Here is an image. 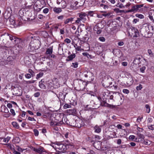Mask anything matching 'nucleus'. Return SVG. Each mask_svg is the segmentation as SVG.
<instances>
[{
  "label": "nucleus",
  "mask_w": 154,
  "mask_h": 154,
  "mask_svg": "<svg viewBox=\"0 0 154 154\" xmlns=\"http://www.w3.org/2000/svg\"><path fill=\"white\" fill-rule=\"evenodd\" d=\"M51 146L57 151H60V153L64 152V151L67 149L66 146L60 142H57L56 143L51 144Z\"/></svg>",
  "instance_id": "nucleus-1"
},
{
  "label": "nucleus",
  "mask_w": 154,
  "mask_h": 154,
  "mask_svg": "<svg viewBox=\"0 0 154 154\" xmlns=\"http://www.w3.org/2000/svg\"><path fill=\"white\" fill-rule=\"evenodd\" d=\"M40 42L38 39H34L32 40L29 44V47L32 51L37 49L39 48Z\"/></svg>",
  "instance_id": "nucleus-2"
},
{
  "label": "nucleus",
  "mask_w": 154,
  "mask_h": 154,
  "mask_svg": "<svg viewBox=\"0 0 154 154\" xmlns=\"http://www.w3.org/2000/svg\"><path fill=\"white\" fill-rule=\"evenodd\" d=\"M128 35L134 37H137L139 35L138 30L134 27L131 26L128 30Z\"/></svg>",
  "instance_id": "nucleus-3"
},
{
  "label": "nucleus",
  "mask_w": 154,
  "mask_h": 154,
  "mask_svg": "<svg viewBox=\"0 0 154 154\" xmlns=\"http://www.w3.org/2000/svg\"><path fill=\"white\" fill-rule=\"evenodd\" d=\"M112 97H114L113 100L118 103L121 104L123 102V97L122 95L118 92L114 93L113 94Z\"/></svg>",
  "instance_id": "nucleus-4"
},
{
  "label": "nucleus",
  "mask_w": 154,
  "mask_h": 154,
  "mask_svg": "<svg viewBox=\"0 0 154 154\" xmlns=\"http://www.w3.org/2000/svg\"><path fill=\"white\" fill-rule=\"evenodd\" d=\"M78 14L79 15V17H78L77 20H75V23L77 24H79L81 21H84L86 20V17L87 16L86 14L83 12H81L78 13Z\"/></svg>",
  "instance_id": "nucleus-5"
},
{
  "label": "nucleus",
  "mask_w": 154,
  "mask_h": 154,
  "mask_svg": "<svg viewBox=\"0 0 154 154\" xmlns=\"http://www.w3.org/2000/svg\"><path fill=\"white\" fill-rule=\"evenodd\" d=\"M82 75L83 77L87 78L88 82H91L94 79V75L90 72L85 71L82 73Z\"/></svg>",
  "instance_id": "nucleus-6"
},
{
  "label": "nucleus",
  "mask_w": 154,
  "mask_h": 154,
  "mask_svg": "<svg viewBox=\"0 0 154 154\" xmlns=\"http://www.w3.org/2000/svg\"><path fill=\"white\" fill-rule=\"evenodd\" d=\"M75 124L74 125H72V126H75L78 128H80L85 125L84 121L80 119L76 120L75 121Z\"/></svg>",
  "instance_id": "nucleus-7"
},
{
  "label": "nucleus",
  "mask_w": 154,
  "mask_h": 154,
  "mask_svg": "<svg viewBox=\"0 0 154 154\" xmlns=\"http://www.w3.org/2000/svg\"><path fill=\"white\" fill-rule=\"evenodd\" d=\"M143 4L135 5L132 6H131V10L132 11V12H136L138 11L139 9L143 7Z\"/></svg>",
  "instance_id": "nucleus-8"
},
{
  "label": "nucleus",
  "mask_w": 154,
  "mask_h": 154,
  "mask_svg": "<svg viewBox=\"0 0 154 154\" xmlns=\"http://www.w3.org/2000/svg\"><path fill=\"white\" fill-rule=\"evenodd\" d=\"M144 28L147 33H148L149 32H150L151 33H153L154 30L153 27L151 25L145 26Z\"/></svg>",
  "instance_id": "nucleus-9"
},
{
  "label": "nucleus",
  "mask_w": 154,
  "mask_h": 154,
  "mask_svg": "<svg viewBox=\"0 0 154 154\" xmlns=\"http://www.w3.org/2000/svg\"><path fill=\"white\" fill-rule=\"evenodd\" d=\"M112 84V82H110V80L109 79H107L103 81V86L105 87H108L111 85Z\"/></svg>",
  "instance_id": "nucleus-10"
},
{
  "label": "nucleus",
  "mask_w": 154,
  "mask_h": 154,
  "mask_svg": "<svg viewBox=\"0 0 154 154\" xmlns=\"http://www.w3.org/2000/svg\"><path fill=\"white\" fill-rule=\"evenodd\" d=\"M134 82L132 76L129 74H128V77L127 80V83L129 85H131Z\"/></svg>",
  "instance_id": "nucleus-11"
},
{
  "label": "nucleus",
  "mask_w": 154,
  "mask_h": 154,
  "mask_svg": "<svg viewBox=\"0 0 154 154\" xmlns=\"http://www.w3.org/2000/svg\"><path fill=\"white\" fill-rule=\"evenodd\" d=\"M138 137V138L139 142L143 143V141L144 140V136L141 134H137Z\"/></svg>",
  "instance_id": "nucleus-12"
},
{
  "label": "nucleus",
  "mask_w": 154,
  "mask_h": 154,
  "mask_svg": "<svg viewBox=\"0 0 154 154\" xmlns=\"http://www.w3.org/2000/svg\"><path fill=\"white\" fill-rule=\"evenodd\" d=\"M45 84L44 80L42 79L39 82V86L41 88L45 89L46 88V86Z\"/></svg>",
  "instance_id": "nucleus-13"
},
{
  "label": "nucleus",
  "mask_w": 154,
  "mask_h": 154,
  "mask_svg": "<svg viewBox=\"0 0 154 154\" xmlns=\"http://www.w3.org/2000/svg\"><path fill=\"white\" fill-rule=\"evenodd\" d=\"M34 151L40 154H42L44 151V149L42 147H40L38 148H34Z\"/></svg>",
  "instance_id": "nucleus-14"
},
{
  "label": "nucleus",
  "mask_w": 154,
  "mask_h": 154,
  "mask_svg": "<svg viewBox=\"0 0 154 154\" xmlns=\"http://www.w3.org/2000/svg\"><path fill=\"white\" fill-rule=\"evenodd\" d=\"M75 57V54H73L69 56L66 59V61H69L72 60Z\"/></svg>",
  "instance_id": "nucleus-15"
},
{
  "label": "nucleus",
  "mask_w": 154,
  "mask_h": 154,
  "mask_svg": "<svg viewBox=\"0 0 154 154\" xmlns=\"http://www.w3.org/2000/svg\"><path fill=\"white\" fill-rule=\"evenodd\" d=\"M1 111L6 113L9 112L8 110L5 105H2L1 107Z\"/></svg>",
  "instance_id": "nucleus-16"
},
{
  "label": "nucleus",
  "mask_w": 154,
  "mask_h": 154,
  "mask_svg": "<svg viewBox=\"0 0 154 154\" xmlns=\"http://www.w3.org/2000/svg\"><path fill=\"white\" fill-rule=\"evenodd\" d=\"M94 129L95 132L96 133H100L101 131V128L100 126H97V125H96L94 127Z\"/></svg>",
  "instance_id": "nucleus-17"
},
{
  "label": "nucleus",
  "mask_w": 154,
  "mask_h": 154,
  "mask_svg": "<svg viewBox=\"0 0 154 154\" xmlns=\"http://www.w3.org/2000/svg\"><path fill=\"white\" fill-rule=\"evenodd\" d=\"M65 141L66 142L65 145L66 146L67 148H68L67 149L69 148V146H73V144L72 142H70L68 140H66Z\"/></svg>",
  "instance_id": "nucleus-18"
},
{
  "label": "nucleus",
  "mask_w": 154,
  "mask_h": 154,
  "mask_svg": "<svg viewBox=\"0 0 154 154\" xmlns=\"http://www.w3.org/2000/svg\"><path fill=\"white\" fill-rule=\"evenodd\" d=\"M63 123L62 121H60L59 123H57L55 122L52 121L50 122V125L51 126L60 125Z\"/></svg>",
  "instance_id": "nucleus-19"
},
{
  "label": "nucleus",
  "mask_w": 154,
  "mask_h": 154,
  "mask_svg": "<svg viewBox=\"0 0 154 154\" xmlns=\"http://www.w3.org/2000/svg\"><path fill=\"white\" fill-rule=\"evenodd\" d=\"M66 94H63L62 93L60 92L59 94L58 98L62 100H64L66 97Z\"/></svg>",
  "instance_id": "nucleus-20"
},
{
  "label": "nucleus",
  "mask_w": 154,
  "mask_h": 154,
  "mask_svg": "<svg viewBox=\"0 0 154 154\" xmlns=\"http://www.w3.org/2000/svg\"><path fill=\"white\" fill-rule=\"evenodd\" d=\"M141 58L140 57H136L134 60V63H135V64L139 65L141 63V62L140 61V60L141 59Z\"/></svg>",
  "instance_id": "nucleus-21"
},
{
  "label": "nucleus",
  "mask_w": 154,
  "mask_h": 154,
  "mask_svg": "<svg viewBox=\"0 0 154 154\" xmlns=\"http://www.w3.org/2000/svg\"><path fill=\"white\" fill-rule=\"evenodd\" d=\"M53 52V48L52 47H50L48 48L46 52V54H51Z\"/></svg>",
  "instance_id": "nucleus-22"
},
{
  "label": "nucleus",
  "mask_w": 154,
  "mask_h": 154,
  "mask_svg": "<svg viewBox=\"0 0 154 154\" xmlns=\"http://www.w3.org/2000/svg\"><path fill=\"white\" fill-rule=\"evenodd\" d=\"M62 10L60 8L54 7L53 8V11L57 13H59L62 11Z\"/></svg>",
  "instance_id": "nucleus-23"
},
{
  "label": "nucleus",
  "mask_w": 154,
  "mask_h": 154,
  "mask_svg": "<svg viewBox=\"0 0 154 154\" xmlns=\"http://www.w3.org/2000/svg\"><path fill=\"white\" fill-rule=\"evenodd\" d=\"M73 45L76 51H82V49L81 48V47L78 45L77 44H75Z\"/></svg>",
  "instance_id": "nucleus-24"
},
{
  "label": "nucleus",
  "mask_w": 154,
  "mask_h": 154,
  "mask_svg": "<svg viewBox=\"0 0 154 154\" xmlns=\"http://www.w3.org/2000/svg\"><path fill=\"white\" fill-rule=\"evenodd\" d=\"M97 53L100 54L101 53L102 49L101 46H97L96 47Z\"/></svg>",
  "instance_id": "nucleus-25"
},
{
  "label": "nucleus",
  "mask_w": 154,
  "mask_h": 154,
  "mask_svg": "<svg viewBox=\"0 0 154 154\" xmlns=\"http://www.w3.org/2000/svg\"><path fill=\"white\" fill-rule=\"evenodd\" d=\"M73 17H71L69 18H68L65 20L64 23L65 24H66L70 22H71L73 20Z\"/></svg>",
  "instance_id": "nucleus-26"
},
{
  "label": "nucleus",
  "mask_w": 154,
  "mask_h": 154,
  "mask_svg": "<svg viewBox=\"0 0 154 154\" xmlns=\"http://www.w3.org/2000/svg\"><path fill=\"white\" fill-rule=\"evenodd\" d=\"M142 143L146 145L149 146L151 144V141L149 140H144L143 141V143Z\"/></svg>",
  "instance_id": "nucleus-27"
},
{
  "label": "nucleus",
  "mask_w": 154,
  "mask_h": 154,
  "mask_svg": "<svg viewBox=\"0 0 154 154\" xmlns=\"http://www.w3.org/2000/svg\"><path fill=\"white\" fill-rule=\"evenodd\" d=\"M114 11L116 12L117 13H124L125 12L124 10H120L118 8H116L114 10Z\"/></svg>",
  "instance_id": "nucleus-28"
},
{
  "label": "nucleus",
  "mask_w": 154,
  "mask_h": 154,
  "mask_svg": "<svg viewBox=\"0 0 154 154\" xmlns=\"http://www.w3.org/2000/svg\"><path fill=\"white\" fill-rule=\"evenodd\" d=\"M0 139H1V140H3V141L5 143H8L9 140H10V137H8L6 138H4V139H3V138H0Z\"/></svg>",
  "instance_id": "nucleus-29"
},
{
  "label": "nucleus",
  "mask_w": 154,
  "mask_h": 154,
  "mask_svg": "<svg viewBox=\"0 0 154 154\" xmlns=\"http://www.w3.org/2000/svg\"><path fill=\"white\" fill-rule=\"evenodd\" d=\"M61 8L64 9L66 7V3L64 1H63L61 3Z\"/></svg>",
  "instance_id": "nucleus-30"
},
{
  "label": "nucleus",
  "mask_w": 154,
  "mask_h": 154,
  "mask_svg": "<svg viewBox=\"0 0 154 154\" xmlns=\"http://www.w3.org/2000/svg\"><path fill=\"white\" fill-rule=\"evenodd\" d=\"M12 124L14 127H15L17 128H19V126L18 124L16 122H12Z\"/></svg>",
  "instance_id": "nucleus-31"
},
{
  "label": "nucleus",
  "mask_w": 154,
  "mask_h": 154,
  "mask_svg": "<svg viewBox=\"0 0 154 154\" xmlns=\"http://www.w3.org/2000/svg\"><path fill=\"white\" fill-rule=\"evenodd\" d=\"M145 107L146 109V112L147 113H149L150 111V106L148 104L145 105Z\"/></svg>",
  "instance_id": "nucleus-32"
},
{
  "label": "nucleus",
  "mask_w": 154,
  "mask_h": 154,
  "mask_svg": "<svg viewBox=\"0 0 154 154\" xmlns=\"http://www.w3.org/2000/svg\"><path fill=\"white\" fill-rule=\"evenodd\" d=\"M43 75V72H40L37 75L36 77V79H38L42 77Z\"/></svg>",
  "instance_id": "nucleus-33"
},
{
  "label": "nucleus",
  "mask_w": 154,
  "mask_h": 154,
  "mask_svg": "<svg viewBox=\"0 0 154 154\" xmlns=\"http://www.w3.org/2000/svg\"><path fill=\"white\" fill-rule=\"evenodd\" d=\"M97 144H99L100 146L101 144V143L100 141H96L93 144L94 146L96 148Z\"/></svg>",
  "instance_id": "nucleus-34"
},
{
  "label": "nucleus",
  "mask_w": 154,
  "mask_h": 154,
  "mask_svg": "<svg viewBox=\"0 0 154 154\" xmlns=\"http://www.w3.org/2000/svg\"><path fill=\"white\" fill-rule=\"evenodd\" d=\"M116 6L121 8L125 7V6H123L122 4V3L120 4L119 3H118L116 5Z\"/></svg>",
  "instance_id": "nucleus-35"
},
{
  "label": "nucleus",
  "mask_w": 154,
  "mask_h": 154,
  "mask_svg": "<svg viewBox=\"0 0 154 154\" xmlns=\"http://www.w3.org/2000/svg\"><path fill=\"white\" fill-rule=\"evenodd\" d=\"M136 16L140 19H143L144 18V16L142 14H137L135 15Z\"/></svg>",
  "instance_id": "nucleus-36"
},
{
  "label": "nucleus",
  "mask_w": 154,
  "mask_h": 154,
  "mask_svg": "<svg viewBox=\"0 0 154 154\" xmlns=\"http://www.w3.org/2000/svg\"><path fill=\"white\" fill-rule=\"evenodd\" d=\"M148 52L150 57H153L154 56L153 53H152V52L150 49H148Z\"/></svg>",
  "instance_id": "nucleus-37"
},
{
  "label": "nucleus",
  "mask_w": 154,
  "mask_h": 154,
  "mask_svg": "<svg viewBox=\"0 0 154 154\" xmlns=\"http://www.w3.org/2000/svg\"><path fill=\"white\" fill-rule=\"evenodd\" d=\"M78 63L77 62L72 63V67L74 68H76L78 67Z\"/></svg>",
  "instance_id": "nucleus-38"
},
{
  "label": "nucleus",
  "mask_w": 154,
  "mask_h": 154,
  "mask_svg": "<svg viewBox=\"0 0 154 154\" xmlns=\"http://www.w3.org/2000/svg\"><path fill=\"white\" fill-rule=\"evenodd\" d=\"M148 128L151 130H154V125H148Z\"/></svg>",
  "instance_id": "nucleus-39"
},
{
  "label": "nucleus",
  "mask_w": 154,
  "mask_h": 154,
  "mask_svg": "<svg viewBox=\"0 0 154 154\" xmlns=\"http://www.w3.org/2000/svg\"><path fill=\"white\" fill-rule=\"evenodd\" d=\"M34 135L35 136H37L38 135L39 132L38 130L36 129H34L33 130Z\"/></svg>",
  "instance_id": "nucleus-40"
},
{
  "label": "nucleus",
  "mask_w": 154,
  "mask_h": 154,
  "mask_svg": "<svg viewBox=\"0 0 154 154\" xmlns=\"http://www.w3.org/2000/svg\"><path fill=\"white\" fill-rule=\"evenodd\" d=\"M19 15L21 17H22L24 16V12L23 10H20L19 12Z\"/></svg>",
  "instance_id": "nucleus-41"
},
{
  "label": "nucleus",
  "mask_w": 154,
  "mask_h": 154,
  "mask_svg": "<svg viewBox=\"0 0 154 154\" xmlns=\"http://www.w3.org/2000/svg\"><path fill=\"white\" fill-rule=\"evenodd\" d=\"M142 88V86L141 84L139 85L138 86L136 87V89L138 91L141 90Z\"/></svg>",
  "instance_id": "nucleus-42"
},
{
  "label": "nucleus",
  "mask_w": 154,
  "mask_h": 154,
  "mask_svg": "<svg viewBox=\"0 0 154 154\" xmlns=\"http://www.w3.org/2000/svg\"><path fill=\"white\" fill-rule=\"evenodd\" d=\"M135 136L134 135H130L129 137V139L133 141L135 138Z\"/></svg>",
  "instance_id": "nucleus-43"
},
{
  "label": "nucleus",
  "mask_w": 154,
  "mask_h": 154,
  "mask_svg": "<svg viewBox=\"0 0 154 154\" xmlns=\"http://www.w3.org/2000/svg\"><path fill=\"white\" fill-rule=\"evenodd\" d=\"M110 14H111L110 13H104L102 14V16L105 17H109Z\"/></svg>",
  "instance_id": "nucleus-44"
},
{
  "label": "nucleus",
  "mask_w": 154,
  "mask_h": 154,
  "mask_svg": "<svg viewBox=\"0 0 154 154\" xmlns=\"http://www.w3.org/2000/svg\"><path fill=\"white\" fill-rule=\"evenodd\" d=\"M71 113L72 114V115L76 114L77 113L76 110L75 109H73L71 110Z\"/></svg>",
  "instance_id": "nucleus-45"
},
{
  "label": "nucleus",
  "mask_w": 154,
  "mask_h": 154,
  "mask_svg": "<svg viewBox=\"0 0 154 154\" xmlns=\"http://www.w3.org/2000/svg\"><path fill=\"white\" fill-rule=\"evenodd\" d=\"M10 111L13 116H14L16 114L14 109H11L10 110Z\"/></svg>",
  "instance_id": "nucleus-46"
},
{
  "label": "nucleus",
  "mask_w": 154,
  "mask_h": 154,
  "mask_svg": "<svg viewBox=\"0 0 154 154\" xmlns=\"http://www.w3.org/2000/svg\"><path fill=\"white\" fill-rule=\"evenodd\" d=\"M70 105H69L68 104H65L63 106V108L64 109H67L70 107Z\"/></svg>",
  "instance_id": "nucleus-47"
},
{
  "label": "nucleus",
  "mask_w": 154,
  "mask_h": 154,
  "mask_svg": "<svg viewBox=\"0 0 154 154\" xmlns=\"http://www.w3.org/2000/svg\"><path fill=\"white\" fill-rule=\"evenodd\" d=\"M49 11V9L47 8H45L43 10V12L45 14L47 13Z\"/></svg>",
  "instance_id": "nucleus-48"
},
{
  "label": "nucleus",
  "mask_w": 154,
  "mask_h": 154,
  "mask_svg": "<svg viewBox=\"0 0 154 154\" xmlns=\"http://www.w3.org/2000/svg\"><path fill=\"white\" fill-rule=\"evenodd\" d=\"M122 91L123 93L126 94H128L129 93V91L127 89H123Z\"/></svg>",
  "instance_id": "nucleus-49"
},
{
  "label": "nucleus",
  "mask_w": 154,
  "mask_h": 154,
  "mask_svg": "<svg viewBox=\"0 0 154 154\" xmlns=\"http://www.w3.org/2000/svg\"><path fill=\"white\" fill-rule=\"evenodd\" d=\"M146 68L144 66H143L140 69V71L142 73H143L144 72L145 70V69Z\"/></svg>",
  "instance_id": "nucleus-50"
},
{
  "label": "nucleus",
  "mask_w": 154,
  "mask_h": 154,
  "mask_svg": "<svg viewBox=\"0 0 154 154\" xmlns=\"http://www.w3.org/2000/svg\"><path fill=\"white\" fill-rule=\"evenodd\" d=\"M99 39L100 41L102 42H104L105 40V38L103 37H99Z\"/></svg>",
  "instance_id": "nucleus-51"
},
{
  "label": "nucleus",
  "mask_w": 154,
  "mask_h": 154,
  "mask_svg": "<svg viewBox=\"0 0 154 154\" xmlns=\"http://www.w3.org/2000/svg\"><path fill=\"white\" fill-rule=\"evenodd\" d=\"M25 150V149H22L19 146L17 147V150L19 152H23Z\"/></svg>",
  "instance_id": "nucleus-52"
},
{
  "label": "nucleus",
  "mask_w": 154,
  "mask_h": 154,
  "mask_svg": "<svg viewBox=\"0 0 154 154\" xmlns=\"http://www.w3.org/2000/svg\"><path fill=\"white\" fill-rule=\"evenodd\" d=\"M64 42L67 43H69L71 42V40L69 38H66L64 40Z\"/></svg>",
  "instance_id": "nucleus-53"
},
{
  "label": "nucleus",
  "mask_w": 154,
  "mask_h": 154,
  "mask_svg": "<svg viewBox=\"0 0 154 154\" xmlns=\"http://www.w3.org/2000/svg\"><path fill=\"white\" fill-rule=\"evenodd\" d=\"M15 140H16L17 141L16 142V143H19L20 141V139L19 137H16L14 139Z\"/></svg>",
  "instance_id": "nucleus-54"
},
{
  "label": "nucleus",
  "mask_w": 154,
  "mask_h": 154,
  "mask_svg": "<svg viewBox=\"0 0 154 154\" xmlns=\"http://www.w3.org/2000/svg\"><path fill=\"white\" fill-rule=\"evenodd\" d=\"M25 77L27 79H29L31 78V75L29 74H27L25 75Z\"/></svg>",
  "instance_id": "nucleus-55"
},
{
  "label": "nucleus",
  "mask_w": 154,
  "mask_h": 154,
  "mask_svg": "<svg viewBox=\"0 0 154 154\" xmlns=\"http://www.w3.org/2000/svg\"><path fill=\"white\" fill-rule=\"evenodd\" d=\"M40 95V93L39 92H37L34 94V96L35 97H38Z\"/></svg>",
  "instance_id": "nucleus-56"
},
{
  "label": "nucleus",
  "mask_w": 154,
  "mask_h": 154,
  "mask_svg": "<svg viewBox=\"0 0 154 154\" xmlns=\"http://www.w3.org/2000/svg\"><path fill=\"white\" fill-rule=\"evenodd\" d=\"M153 119L152 118H149L147 119V121L148 123H151Z\"/></svg>",
  "instance_id": "nucleus-57"
},
{
  "label": "nucleus",
  "mask_w": 154,
  "mask_h": 154,
  "mask_svg": "<svg viewBox=\"0 0 154 154\" xmlns=\"http://www.w3.org/2000/svg\"><path fill=\"white\" fill-rule=\"evenodd\" d=\"M143 117H138V118H137V122H141V120L142 119H143Z\"/></svg>",
  "instance_id": "nucleus-58"
},
{
  "label": "nucleus",
  "mask_w": 154,
  "mask_h": 154,
  "mask_svg": "<svg viewBox=\"0 0 154 154\" xmlns=\"http://www.w3.org/2000/svg\"><path fill=\"white\" fill-rule=\"evenodd\" d=\"M28 120L31 121H36L35 119L34 118H32L30 117L28 118Z\"/></svg>",
  "instance_id": "nucleus-59"
},
{
  "label": "nucleus",
  "mask_w": 154,
  "mask_h": 154,
  "mask_svg": "<svg viewBox=\"0 0 154 154\" xmlns=\"http://www.w3.org/2000/svg\"><path fill=\"white\" fill-rule=\"evenodd\" d=\"M124 42H120L118 43V45L120 46H122L124 45Z\"/></svg>",
  "instance_id": "nucleus-60"
},
{
  "label": "nucleus",
  "mask_w": 154,
  "mask_h": 154,
  "mask_svg": "<svg viewBox=\"0 0 154 154\" xmlns=\"http://www.w3.org/2000/svg\"><path fill=\"white\" fill-rule=\"evenodd\" d=\"M38 17L39 19H43L44 17L42 15L39 14L38 15Z\"/></svg>",
  "instance_id": "nucleus-61"
},
{
  "label": "nucleus",
  "mask_w": 154,
  "mask_h": 154,
  "mask_svg": "<svg viewBox=\"0 0 154 154\" xmlns=\"http://www.w3.org/2000/svg\"><path fill=\"white\" fill-rule=\"evenodd\" d=\"M7 106L8 108H10L12 107V105L10 103H8L7 104Z\"/></svg>",
  "instance_id": "nucleus-62"
},
{
  "label": "nucleus",
  "mask_w": 154,
  "mask_h": 154,
  "mask_svg": "<svg viewBox=\"0 0 154 154\" xmlns=\"http://www.w3.org/2000/svg\"><path fill=\"white\" fill-rule=\"evenodd\" d=\"M122 65L124 66H126L127 65L128 63L127 62H124L122 63Z\"/></svg>",
  "instance_id": "nucleus-63"
},
{
  "label": "nucleus",
  "mask_w": 154,
  "mask_h": 154,
  "mask_svg": "<svg viewBox=\"0 0 154 154\" xmlns=\"http://www.w3.org/2000/svg\"><path fill=\"white\" fill-rule=\"evenodd\" d=\"M29 72L31 75H32L34 73V72L31 69H29Z\"/></svg>",
  "instance_id": "nucleus-64"
}]
</instances>
